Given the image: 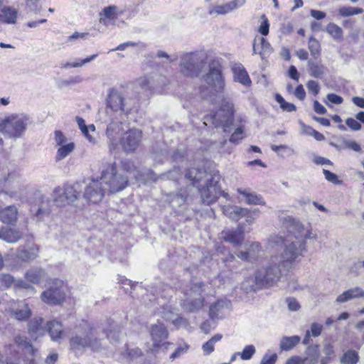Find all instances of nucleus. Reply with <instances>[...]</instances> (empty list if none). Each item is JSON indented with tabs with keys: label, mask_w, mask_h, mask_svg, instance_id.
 Masks as SVG:
<instances>
[{
	"label": "nucleus",
	"mask_w": 364,
	"mask_h": 364,
	"mask_svg": "<svg viewBox=\"0 0 364 364\" xmlns=\"http://www.w3.org/2000/svg\"><path fill=\"white\" fill-rule=\"evenodd\" d=\"M282 226L287 235L285 237L281 235L272 236L270 242L275 246H284L282 264L286 268H291L303 257V252L306 250L304 240L313 237L309 230H305L299 221L291 216L284 218Z\"/></svg>",
	"instance_id": "1"
},
{
	"label": "nucleus",
	"mask_w": 364,
	"mask_h": 364,
	"mask_svg": "<svg viewBox=\"0 0 364 364\" xmlns=\"http://www.w3.org/2000/svg\"><path fill=\"white\" fill-rule=\"evenodd\" d=\"M185 177L197 188L205 204L210 205L215 202L223 193L219 185L220 176L218 171L193 167L186 171Z\"/></svg>",
	"instance_id": "2"
},
{
	"label": "nucleus",
	"mask_w": 364,
	"mask_h": 364,
	"mask_svg": "<svg viewBox=\"0 0 364 364\" xmlns=\"http://www.w3.org/2000/svg\"><path fill=\"white\" fill-rule=\"evenodd\" d=\"M70 347L75 353H82L86 350L99 353L104 351L107 346L104 339L98 336L94 323L82 320L75 327V332L70 339Z\"/></svg>",
	"instance_id": "3"
},
{
	"label": "nucleus",
	"mask_w": 364,
	"mask_h": 364,
	"mask_svg": "<svg viewBox=\"0 0 364 364\" xmlns=\"http://www.w3.org/2000/svg\"><path fill=\"white\" fill-rule=\"evenodd\" d=\"M282 254L280 257H272L270 262L265 266L258 269L254 277H247L242 284V287L246 291H255L257 289L272 287L279 281L282 276L281 267L282 264Z\"/></svg>",
	"instance_id": "4"
},
{
	"label": "nucleus",
	"mask_w": 364,
	"mask_h": 364,
	"mask_svg": "<svg viewBox=\"0 0 364 364\" xmlns=\"http://www.w3.org/2000/svg\"><path fill=\"white\" fill-rule=\"evenodd\" d=\"M208 55L203 51L183 53L180 58V73L185 77H197L207 66Z\"/></svg>",
	"instance_id": "5"
},
{
	"label": "nucleus",
	"mask_w": 364,
	"mask_h": 364,
	"mask_svg": "<svg viewBox=\"0 0 364 364\" xmlns=\"http://www.w3.org/2000/svg\"><path fill=\"white\" fill-rule=\"evenodd\" d=\"M31 123V118L26 114H11L4 118L2 134L8 139L16 141L21 139Z\"/></svg>",
	"instance_id": "6"
},
{
	"label": "nucleus",
	"mask_w": 364,
	"mask_h": 364,
	"mask_svg": "<svg viewBox=\"0 0 364 364\" xmlns=\"http://www.w3.org/2000/svg\"><path fill=\"white\" fill-rule=\"evenodd\" d=\"M208 72L203 76L208 87L201 86L200 92L203 97L206 98L215 93L222 92L225 87V79L222 74V66L218 60H213L208 65Z\"/></svg>",
	"instance_id": "7"
},
{
	"label": "nucleus",
	"mask_w": 364,
	"mask_h": 364,
	"mask_svg": "<svg viewBox=\"0 0 364 364\" xmlns=\"http://www.w3.org/2000/svg\"><path fill=\"white\" fill-rule=\"evenodd\" d=\"M233 121L232 105L226 103L215 113L205 116L202 124L205 127L213 126L215 128H222L224 132H230L232 129Z\"/></svg>",
	"instance_id": "8"
},
{
	"label": "nucleus",
	"mask_w": 364,
	"mask_h": 364,
	"mask_svg": "<svg viewBox=\"0 0 364 364\" xmlns=\"http://www.w3.org/2000/svg\"><path fill=\"white\" fill-rule=\"evenodd\" d=\"M100 180L107 186L110 193L119 192L129 184L127 176L117 168L115 162L109 164L102 170Z\"/></svg>",
	"instance_id": "9"
},
{
	"label": "nucleus",
	"mask_w": 364,
	"mask_h": 364,
	"mask_svg": "<svg viewBox=\"0 0 364 364\" xmlns=\"http://www.w3.org/2000/svg\"><path fill=\"white\" fill-rule=\"evenodd\" d=\"M81 183H66L63 186H57L52 193L53 203L56 206L64 207L72 205L80 196Z\"/></svg>",
	"instance_id": "10"
},
{
	"label": "nucleus",
	"mask_w": 364,
	"mask_h": 364,
	"mask_svg": "<svg viewBox=\"0 0 364 364\" xmlns=\"http://www.w3.org/2000/svg\"><path fill=\"white\" fill-rule=\"evenodd\" d=\"M53 198L38 191L35 193L33 202L31 204L30 211L34 220L37 222L44 220L50 217L53 210Z\"/></svg>",
	"instance_id": "11"
},
{
	"label": "nucleus",
	"mask_w": 364,
	"mask_h": 364,
	"mask_svg": "<svg viewBox=\"0 0 364 364\" xmlns=\"http://www.w3.org/2000/svg\"><path fill=\"white\" fill-rule=\"evenodd\" d=\"M66 287L63 280L54 279L49 287L42 292L41 300L48 305H59L65 299Z\"/></svg>",
	"instance_id": "12"
},
{
	"label": "nucleus",
	"mask_w": 364,
	"mask_h": 364,
	"mask_svg": "<svg viewBox=\"0 0 364 364\" xmlns=\"http://www.w3.org/2000/svg\"><path fill=\"white\" fill-rule=\"evenodd\" d=\"M204 286L202 282H197L191 286L188 294L189 297L183 302L186 310L193 312L198 311L204 306L205 298L203 295L205 291ZM184 294L188 295V293L184 291Z\"/></svg>",
	"instance_id": "13"
},
{
	"label": "nucleus",
	"mask_w": 364,
	"mask_h": 364,
	"mask_svg": "<svg viewBox=\"0 0 364 364\" xmlns=\"http://www.w3.org/2000/svg\"><path fill=\"white\" fill-rule=\"evenodd\" d=\"M142 136L143 134L140 129H129L122 134L119 144L126 154L134 153L139 146Z\"/></svg>",
	"instance_id": "14"
},
{
	"label": "nucleus",
	"mask_w": 364,
	"mask_h": 364,
	"mask_svg": "<svg viewBox=\"0 0 364 364\" xmlns=\"http://www.w3.org/2000/svg\"><path fill=\"white\" fill-rule=\"evenodd\" d=\"M107 109L114 112H119L120 114L127 115L132 107L129 105L127 100L122 94L116 90H111L107 98Z\"/></svg>",
	"instance_id": "15"
},
{
	"label": "nucleus",
	"mask_w": 364,
	"mask_h": 364,
	"mask_svg": "<svg viewBox=\"0 0 364 364\" xmlns=\"http://www.w3.org/2000/svg\"><path fill=\"white\" fill-rule=\"evenodd\" d=\"M100 179H92L85 188L84 198L93 203L101 201L106 191Z\"/></svg>",
	"instance_id": "16"
},
{
	"label": "nucleus",
	"mask_w": 364,
	"mask_h": 364,
	"mask_svg": "<svg viewBox=\"0 0 364 364\" xmlns=\"http://www.w3.org/2000/svg\"><path fill=\"white\" fill-rule=\"evenodd\" d=\"M122 123L119 121L112 120L108 125L106 129V135L108 139L109 149L110 152L114 151L118 144V136L122 131Z\"/></svg>",
	"instance_id": "17"
},
{
	"label": "nucleus",
	"mask_w": 364,
	"mask_h": 364,
	"mask_svg": "<svg viewBox=\"0 0 364 364\" xmlns=\"http://www.w3.org/2000/svg\"><path fill=\"white\" fill-rule=\"evenodd\" d=\"M245 3V0H232L221 5H210L208 9V13L210 15H225L242 6Z\"/></svg>",
	"instance_id": "18"
},
{
	"label": "nucleus",
	"mask_w": 364,
	"mask_h": 364,
	"mask_svg": "<svg viewBox=\"0 0 364 364\" xmlns=\"http://www.w3.org/2000/svg\"><path fill=\"white\" fill-rule=\"evenodd\" d=\"M218 252L224 254L222 262L228 271L233 273L237 272L241 268V262L236 259L235 255L226 250L224 246H219L217 248Z\"/></svg>",
	"instance_id": "19"
},
{
	"label": "nucleus",
	"mask_w": 364,
	"mask_h": 364,
	"mask_svg": "<svg viewBox=\"0 0 364 364\" xmlns=\"http://www.w3.org/2000/svg\"><path fill=\"white\" fill-rule=\"evenodd\" d=\"M222 237L225 241L231 243L234 247H240L245 238L243 228L239 225L236 229L223 231Z\"/></svg>",
	"instance_id": "20"
},
{
	"label": "nucleus",
	"mask_w": 364,
	"mask_h": 364,
	"mask_svg": "<svg viewBox=\"0 0 364 364\" xmlns=\"http://www.w3.org/2000/svg\"><path fill=\"white\" fill-rule=\"evenodd\" d=\"M38 247L35 244L19 246L16 250V257L22 262H30L38 256Z\"/></svg>",
	"instance_id": "21"
},
{
	"label": "nucleus",
	"mask_w": 364,
	"mask_h": 364,
	"mask_svg": "<svg viewBox=\"0 0 364 364\" xmlns=\"http://www.w3.org/2000/svg\"><path fill=\"white\" fill-rule=\"evenodd\" d=\"M150 335L154 341V346L159 348L161 343L168 338V333L166 326L162 323L158 321L157 323L151 326Z\"/></svg>",
	"instance_id": "22"
},
{
	"label": "nucleus",
	"mask_w": 364,
	"mask_h": 364,
	"mask_svg": "<svg viewBox=\"0 0 364 364\" xmlns=\"http://www.w3.org/2000/svg\"><path fill=\"white\" fill-rule=\"evenodd\" d=\"M226 211L229 214V217L235 221L239 220L242 218H245L246 222L249 224H252L256 219V218L252 215L251 210L247 208L233 206Z\"/></svg>",
	"instance_id": "23"
},
{
	"label": "nucleus",
	"mask_w": 364,
	"mask_h": 364,
	"mask_svg": "<svg viewBox=\"0 0 364 364\" xmlns=\"http://www.w3.org/2000/svg\"><path fill=\"white\" fill-rule=\"evenodd\" d=\"M231 303L228 300H218L212 304L209 308V316L212 320L222 318L224 309H230Z\"/></svg>",
	"instance_id": "24"
},
{
	"label": "nucleus",
	"mask_w": 364,
	"mask_h": 364,
	"mask_svg": "<svg viewBox=\"0 0 364 364\" xmlns=\"http://www.w3.org/2000/svg\"><path fill=\"white\" fill-rule=\"evenodd\" d=\"M23 232L18 228H3L0 239L9 243H16L23 238Z\"/></svg>",
	"instance_id": "25"
},
{
	"label": "nucleus",
	"mask_w": 364,
	"mask_h": 364,
	"mask_svg": "<svg viewBox=\"0 0 364 364\" xmlns=\"http://www.w3.org/2000/svg\"><path fill=\"white\" fill-rule=\"evenodd\" d=\"M43 322L41 317H34L28 322V333L33 338L37 339L45 334L46 328L43 326Z\"/></svg>",
	"instance_id": "26"
},
{
	"label": "nucleus",
	"mask_w": 364,
	"mask_h": 364,
	"mask_svg": "<svg viewBox=\"0 0 364 364\" xmlns=\"http://www.w3.org/2000/svg\"><path fill=\"white\" fill-rule=\"evenodd\" d=\"M18 218V209L15 205H9L0 209V221L4 224L14 225Z\"/></svg>",
	"instance_id": "27"
},
{
	"label": "nucleus",
	"mask_w": 364,
	"mask_h": 364,
	"mask_svg": "<svg viewBox=\"0 0 364 364\" xmlns=\"http://www.w3.org/2000/svg\"><path fill=\"white\" fill-rule=\"evenodd\" d=\"M187 193L181 190L180 193H170L165 196L164 200L168 203L173 209L180 208L184 205L187 200Z\"/></svg>",
	"instance_id": "28"
},
{
	"label": "nucleus",
	"mask_w": 364,
	"mask_h": 364,
	"mask_svg": "<svg viewBox=\"0 0 364 364\" xmlns=\"http://www.w3.org/2000/svg\"><path fill=\"white\" fill-rule=\"evenodd\" d=\"M106 337L110 343H117L119 341L122 332L119 325L115 323L114 321L108 322V327L103 329Z\"/></svg>",
	"instance_id": "29"
},
{
	"label": "nucleus",
	"mask_w": 364,
	"mask_h": 364,
	"mask_svg": "<svg viewBox=\"0 0 364 364\" xmlns=\"http://www.w3.org/2000/svg\"><path fill=\"white\" fill-rule=\"evenodd\" d=\"M233 78L235 82H240L245 86H250L252 81L250 76L242 65H236L232 68Z\"/></svg>",
	"instance_id": "30"
},
{
	"label": "nucleus",
	"mask_w": 364,
	"mask_h": 364,
	"mask_svg": "<svg viewBox=\"0 0 364 364\" xmlns=\"http://www.w3.org/2000/svg\"><path fill=\"white\" fill-rule=\"evenodd\" d=\"M46 331H48L52 341H58L61 339L63 332V325L58 321H50L46 324Z\"/></svg>",
	"instance_id": "31"
},
{
	"label": "nucleus",
	"mask_w": 364,
	"mask_h": 364,
	"mask_svg": "<svg viewBox=\"0 0 364 364\" xmlns=\"http://www.w3.org/2000/svg\"><path fill=\"white\" fill-rule=\"evenodd\" d=\"M306 356L302 358L305 364H317L320 357L318 346L311 344L305 350Z\"/></svg>",
	"instance_id": "32"
},
{
	"label": "nucleus",
	"mask_w": 364,
	"mask_h": 364,
	"mask_svg": "<svg viewBox=\"0 0 364 364\" xmlns=\"http://www.w3.org/2000/svg\"><path fill=\"white\" fill-rule=\"evenodd\" d=\"M364 297V291L360 287H355L345 291L336 298V302L344 303L354 298Z\"/></svg>",
	"instance_id": "33"
},
{
	"label": "nucleus",
	"mask_w": 364,
	"mask_h": 364,
	"mask_svg": "<svg viewBox=\"0 0 364 364\" xmlns=\"http://www.w3.org/2000/svg\"><path fill=\"white\" fill-rule=\"evenodd\" d=\"M253 52L255 54L262 55L264 53H272V48L269 43L264 37H259L254 41Z\"/></svg>",
	"instance_id": "34"
},
{
	"label": "nucleus",
	"mask_w": 364,
	"mask_h": 364,
	"mask_svg": "<svg viewBox=\"0 0 364 364\" xmlns=\"http://www.w3.org/2000/svg\"><path fill=\"white\" fill-rule=\"evenodd\" d=\"M308 67L311 76L315 78H322L325 75L326 67L320 60L310 59L308 61Z\"/></svg>",
	"instance_id": "35"
},
{
	"label": "nucleus",
	"mask_w": 364,
	"mask_h": 364,
	"mask_svg": "<svg viewBox=\"0 0 364 364\" xmlns=\"http://www.w3.org/2000/svg\"><path fill=\"white\" fill-rule=\"evenodd\" d=\"M159 314L161 315L162 318L166 321H172L175 326H179L183 321L182 317L175 314L169 305H164Z\"/></svg>",
	"instance_id": "36"
},
{
	"label": "nucleus",
	"mask_w": 364,
	"mask_h": 364,
	"mask_svg": "<svg viewBox=\"0 0 364 364\" xmlns=\"http://www.w3.org/2000/svg\"><path fill=\"white\" fill-rule=\"evenodd\" d=\"M237 192L245 198L246 203L250 205H264L265 202L261 196L251 193L247 189L237 188Z\"/></svg>",
	"instance_id": "37"
},
{
	"label": "nucleus",
	"mask_w": 364,
	"mask_h": 364,
	"mask_svg": "<svg viewBox=\"0 0 364 364\" xmlns=\"http://www.w3.org/2000/svg\"><path fill=\"white\" fill-rule=\"evenodd\" d=\"M330 145L338 151H341L345 149H351L356 152H360L362 151L361 146L358 143H357L355 141L348 140L345 138H342L341 144L331 142Z\"/></svg>",
	"instance_id": "38"
},
{
	"label": "nucleus",
	"mask_w": 364,
	"mask_h": 364,
	"mask_svg": "<svg viewBox=\"0 0 364 364\" xmlns=\"http://www.w3.org/2000/svg\"><path fill=\"white\" fill-rule=\"evenodd\" d=\"M301 341L299 336H284L279 343L281 350L289 351L293 349Z\"/></svg>",
	"instance_id": "39"
},
{
	"label": "nucleus",
	"mask_w": 364,
	"mask_h": 364,
	"mask_svg": "<svg viewBox=\"0 0 364 364\" xmlns=\"http://www.w3.org/2000/svg\"><path fill=\"white\" fill-rule=\"evenodd\" d=\"M123 14V11L120 10L119 7L114 5H110L105 7L102 11L100 13L101 16V21H102V16L107 19L114 20L118 18L119 16Z\"/></svg>",
	"instance_id": "40"
},
{
	"label": "nucleus",
	"mask_w": 364,
	"mask_h": 364,
	"mask_svg": "<svg viewBox=\"0 0 364 364\" xmlns=\"http://www.w3.org/2000/svg\"><path fill=\"white\" fill-rule=\"evenodd\" d=\"M12 315L19 321H24L29 318L31 315V311L26 303H22L18 307L13 309Z\"/></svg>",
	"instance_id": "41"
},
{
	"label": "nucleus",
	"mask_w": 364,
	"mask_h": 364,
	"mask_svg": "<svg viewBox=\"0 0 364 364\" xmlns=\"http://www.w3.org/2000/svg\"><path fill=\"white\" fill-rule=\"evenodd\" d=\"M3 361L5 364H21L19 353L14 345H9L8 346Z\"/></svg>",
	"instance_id": "42"
},
{
	"label": "nucleus",
	"mask_w": 364,
	"mask_h": 364,
	"mask_svg": "<svg viewBox=\"0 0 364 364\" xmlns=\"http://www.w3.org/2000/svg\"><path fill=\"white\" fill-rule=\"evenodd\" d=\"M245 248L251 259V263L255 262L259 257L262 251V246L260 243L258 242H253L249 245L245 244Z\"/></svg>",
	"instance_id": "43"
},
{
	"label": "nucleus",
	"mask_w": 364,
	"mask_h": 364,
	"mask_svg": "<svg viewBox=\"0 0 364 364\" xmlns=\"http://www.w3.org/2000/svg\"><path fill=\"white\" fill-rule=\"evenodd\" d=\"M17 18V11L11 7L4 8L0 14V22L5 23H15Z\"/></svg>",
	"instance_id": "44"
},
{
	"label": "nucleus",
	"mask_w": 364,
	"mask_h": 364,
	"mask_svg": "<svg viewBox=\"0 0 364 364\" xmlns=\"http://www.w3.org/2000/svg\"><path fill=\"white\" fill-rule=\"evenodd\" d=\"M44 276V271L41 268H33L26 272L25 277L27 281L38 284Z\"/></svg>",
	"instance_id": "45"
},
{
	"label": "nucleus",
	"mask_w": 364,
	"mask_h": 364,
	"mask_svg": "<svg viewBox=\"0 0 364 364\" xmlns=\"http://www.w3.org/2000/svg\"><path fill=\"white\" fill-rule=\"evenodd\" d=\"M326 31L337 41H342L343 40V32L342 28L334 23H329L326 28Z\"/></svg>",
	"instance_id": "46"
},
{
	"label": "nucleus",
	"mask_w": 364,
	"mask_h": 364,
	"mask_svg": "<svg viewBox=\"0 0 364 364\" xmlns=\"http://www.w3.org/2000/svg\"><path fill=\"white\" fill-rule=\"evenodd\" d=\"M165 146V144L163 143L161 146H159L160 150H158L157 147L153 148L151 156L155 162L161 163L169 155V151L166 149Z\"/></svg>",
	"instance_id": "47"
},
{
	"label": "nucleus",
	"mask_w": 364,
	"mask_h": 364,
	"mask_svg": "<svg viewBox=\"0 0 364 364\" xmlns=\"http://www.w3.org/2000/svg\"><path fill=\"white\" fill-rule=\"evenodd\" d=\"M59 146L60 147L58 148L55 156L56 161H59L67 157L74 150L75 144L73 142H70Z\"/></svg>",
	"instance_id": "48"
},
{
	"label": "nucleus",
	"mask_w": 364,
	"mask_h": 364,
	"mask_svg": "<svg viewBox=\"0 0 364 364\" xmlns=\"http://www.w3.org/2000/svg\"><path fill=\"white\" fill-rule=\"evenodd\" d=\"M359 355L354 350H348L341 358L340 361L342 364H357L359 361Z\"/></svg>",
	"instance_id": "49"
},
{
	"label": "nucleus",
	"mask_w": 364,
	"mask_h": 364,
	"mask_svg": "<svg viewBox=\"0 0 364 364\" xmlns=\"http://www.w3.org/2000/svg\"><path fill=\"white\" fill-rule=\"evenodd\" d=\"M187 156V150L183 146H180L172 151V161L178 164L186 161Z\"/></svg>",
	"instance_id": "50"
},
{
	"label": "nucleus",
	"mask_w": 364,
	"mask_h": 364,
	"mask_svg": "<svg viewBox=\"0 0 364 364\" xmlns=\"http://www.w3.org/2000/svg\"><path fill=\"white\" fill-rule=\"evenodd\" d=\"M15 278L10 274L1 273L0 274V289L4 290L12 286L14 287Z\"/></svg>",
	"instance_id": "51"
},
{
	"label": "nucleus",
	"mask_w": 364,
	"mask_h": 364,
	"mask_svg": "<svg viewBox=\"0 0 364 364\" xmlns=\"http://www.w3.org/2000/svg\"><path fill=\"white\" fill-rule=\"evenodd\" d=\"M364 10L362 8L352 7V6H343L338 10V14L343 17L350 16L363 14Z\"/></svg>",
	"instance_id": "52"
},
{
	"label": "nucleus",
	"mask_w": 364,
	"mask_h": 364,
	"mask_svg": "<svg viewBox=\"0 0 364 364\" xmlns=\"http://www.w3.org/2000/svg\"><path fill=\"white\" fill-rule=\"evenodd\" d=\"M274 98H275V100L279 104L280 107L283 111L288 112L296 111V106L292 103H289V102H287V101H285L284 97L280 94L277 93L275 95Z\"/></svg>",
	"instance_id": "53"
},
{
	"label": "nucleus",
	"mask_w": 364,
	"mask_h": 364,
	"mask_svg": "<svg viewBox=\"0 0 364 364\" xmlns=\"http://www.w3.org/2000/svg\"><path fill=\"white\" fill-rule=\"evenodd\" d=\"M15 343L22 348H24L28 350V352L32 355L34 356V348L33 346L28 342L24 336H18L15 338Z\"/></svg>",
	"instance_id": "54"
},
{
	"label": "nucleus",
	"mask_w": 364,
	"mask_h": 364,
	"mask_svg": "<svg viewBox=\"0 0 364 364\" xmlns=\"http://www.w3.org/2000/svg\"><path fill=\"white\" fill-rule=\"evenodd\" d=\"M97 56V54L92 55L85 59L79 60L77 62L75 63H66L65 64H63L61 65L62 68H77L81 67L84 65L86 63H88L91 62L92 60H95Z\"/></svg>",
	"instance_id": "55"
},
{
	"label": "nucleus",
	"mask_w": 364,
	"mask_h": 364,
	"mask_svg": "<svg viewBox=\"0 0 364 364\" xmlns=\"http://www.w3.org/2000/svg\"><path fill=\"white\" fill-rule=\"evenodd\" d=\"M308 47L311 52V55L316 58V56L320 54L321 51V46L315 38L311 36L309 38V43H308Z\"/></svg>",
	"instance_id": "56"
},
{
	"label": "nucleus",
	"mask_w": 364,
	"mask_h": 364,
	"mask_svg": "<svg viewBox=\"0 0 364 364\" xmlns=\"http://www.w3.org/2000/svg\"><path fill=\"white\" fill-rule=\"evenodd\" d=\"M256 352L255 347L253 345L245 346L242 352H240V358L243 360H250Z\"/></svg>",
	"instance_id": "57"
},
{
	"label": "nucleus",
	"mask_w": 364,
	"mask_h": 364,
	"mask_svg": "<svg viewBox=\"0 0 364 364\" xmlns=\"http://www.w3.org/2000/svg\"><path fill=\"white\" fill-rule=\"evenodd\" d=\"M14 289L16 291L26 289L28 290L32 294L36 292V290L33 286H31V284H29L28 283L22 279L15 280Z\"/></svg>",
	"instance_id": "58"
},
{
	"label": "nucleus",
	"mask_w": 364,
	"mask_h": 364,
	"mask_svg": "<svg viewBox=\"0 0 364 364\" xmlns=\"http://www.w3.org/2000/svg\"><path fill=\"white\" fill-rule=\"evenodd\" d=\"M142 355V351L139 348H129L126 346V350L125 352L123 353V356L124 358H129L131 360L136 359Z\"/></svg>",
	"instance_id": "59"
},
{
	"label": "nucleus",
	"mask_w": 364,
	"mask_h": 364,
	"mask_svg": "<svg viewBox=\"0 0 364 364\" xmlns=\"http://www.w3.org/2000/svg\"><path fill=\"white\" fill-rule=\"evenodd\" d=\"M244 129L242 127H237L232 134L230 141L233 144H238L239 141L244 137Z\"/></svg>",
	"instance_id": "60"
},
{
	"label": "nucleus",
	"mask_w": 364,
	"mask_h": 364,
	"mask_svg": "<svg viewBox=\"0 0 364 364\" xmlns=\"http://www.w3.org/2000/svg\"><path fill=\"white\" fill-rule=\"evenodd\" d=\"M261 18H262V21L259 27L258 31L262 36H267L269 33V20L264 14H262L261 16Z\"/></svg>",
	"instance_id": "61"
},
{
	"label": "nucleus",
	"mask_w": 364,
	"mask_h": 364,
	"mask_svg": "<svg viewBox=\"0 0 364 364\" xmlns=\"http://www.w3.org/2000/svg\"><path fill=\"white\" fill-rule=\"evenodd\" d=\"M346 124L352 130V131H359L361 129L362 126L360 123L356 119V118L348 117L346 119Z\"/></svg>",
	"instance_id": "62"
},
{
	"label": "nucleus",
	"mask_w": 364,
	"mask_h": 364,
	"mask_svg": "<svg viewBox=\"0 0 364 364\" xmlns=\"http://www.w3.org/2000/svg\"><path fill=\"white\" fill-rule=\"evenodd\" d=\"M182 171L179 166L174 165L173 169L170 171L167 174V178L173 181L178 180L181 176Z\"/></svg>",
	"instance_id": "63"
},
{
	"label": "nucleus",
	"mask_w": 364,
	"mask_h": 364,
	"mask_svg": "<svg viewBox=\"0 0 364 364\" xmlns=\"http://www.w3.org/2000/svg\"><path fill=\"white\" fill-rule=\"evenodd\" d=\"M306 87L309 92H311L315 96L318 94L320 90L318 83L315 80H309L306 84Z\"/></svg>",
	"instance_id": "64"
}]
</instances>
